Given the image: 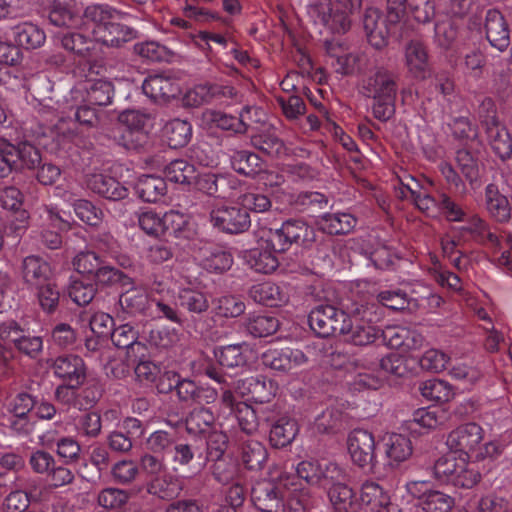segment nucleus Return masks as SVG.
Segmentation results:
<instances>
[{
  "mask_svg": "<svg viewBox=\"0 0 512 512\" xmlns=\"http://www.w3.org/2000/svg\"><path fill=\"white\" fill-rule=\"evenodd\" d=\"M362 91L365 96L373 98L372 112L375 118L387 121L393 116L397 84L392 72L378 68L363 81Z\"/></svg>",
  "mask_w": 512,
  "mask_h": 512,
  "instance_id": "1",
  "label": "nucleus"
},
{
  "mask_svg": "<svg viewBox=\"0 0 512 512\" xmlns=\"http://www.w3.org/2000/svg\"><path fill=\"white\" fill-rule=\"evenodd\" d=\"M297 479L293 474L282 472L275 481L258 483L252 489V499L262 512H278L285 509L287 491H297Z\"/></svg>",
  "mask_w": 512,
  "mask_h": 512,
  "instance_id": "2",
  "label": "nucleus"
},
{
  "mask_svg": "<svg viewBox=\"0 0 512 512\" xmlns=\"http://www.w3.org/2000/svg\"><path fill=\"white\" fill-rule=\"evenodd\" d=\"M454 454L450 452L435 462V477L457 487H474L481 479L477 465L466 457H456Z\"/></svg>",
  "mask_w": 512,
  "mask_h": 512,
  "instance_id": "3",
  "label": "nucleus"
},
{
  "mask_svg": "<svg viewBox=\"0 0 512 512\" xmlns=\"http://www.w3.org/2000/svg\"><path fill=\"white\" fill-rule=\"evenodd\" d=\"M378 318L374 304L357 305L350 311L341 335L355 346L372 344L380 336V330L372 324Z\"/></svg>",
  "mask_w": 512,
  "mask_h": 512,
  "instance_id": "4",
  "label": "nucleus"
},
{
  "mask_svg": "<svg viewBox=\"0 0 512 512\" xmlns=\"http://www.w3.org/2000/svg\"><path fill=\"white\" fill-rule=\"evenodd\" d=\"M131 17L128 13L116 10L108 5L94 4L86 7L83 13L81 30L90 32L94 46H110L112 21L125 20Z\"/></svg>",
  "mask_w": 512,
  "mask_h": 512,
  "instance_id": "5",
  "label": "nucleus"
},
{
  "mask_svg": "<svg viewBox=\"0 0 512 512\" xmlns=\"http://www.w3.org/2000/svg\"><path fill=\"white\" fill-rule=\"evenodd\" d=\"M107 68L102 61H88L82 68L85 78L81 86L84 92V101L88 104L107 106L111 104L114 95V86L106 77Z\"/></svg>",
  "mask_w": 512,
  "mask_h": 512,
  "instance_id": "6",
  "label": "nucleus"
},
{
  "mask_svg": "<svg viewBox=\"0 0 512 512\" xmlns=\"http://www.w3.org/2000/svg\"><path fill=\"white\" fill-rule=\"evenodd\" d=\"M479 116L486 129L488 143L493 152L502 160L512 155V137L507 128L496 117L494 101L485 98L479 107Z\"/></svg>",
  "mask_w": 512,
  "mask_h": 512,
  "instance_id": "7",
  "label": "nucleus"
},
{
  "mask_svg": "<svg viewBox=\"0 0 512 512\" xmlns=\"http://www.w3.org/2000/svg\"><path fill=\"white\" fill-rule=\"evenodd\" d=\"M315 232L301 220H287L282 227L267 232V242L275 251H286L293 243L307 246L314 242Z\"/></svg>",
  "mask_w": 512,
  "mask_h": 512,
  "instance_id": "8",
  "label": "nucleus"
},
{
  "mask_svg": "<svg viewBox=\"0 0 512 512\" xmlns=\"http://www.w3.org/2000/svg\"><path fill=\"white\" fill-rule=\"evenodd\" d=\"M307 14L314 25L332 33H345L351 21L345 11L334 9L331 0H313L307 7Z\"/></svg>",
  "mask_w": 512,
  "mask_h": 512,
  "instance_id": "9",
  "label": "nucleus"
},
{
  "mask_svg": "<svg viewBox=\"0 0 512 512\" xmlns=\"http://www.w3.org/2000/svg\"><path fill=\"white\" fill-rule=\"evenodd\" d=\"M349 313L332 305H320L314 308L309 314V325L311 329L321 337H329L335 334H342Z\"/></svg>",
  "mask_w": 512,
  "mask_h": 512,
  "instance_id": "10",
  "label": "nucleus"
},
{
  "mask_svg": "<svg viewBox=\"0 0 512 512\" xmlns=\"http://www.w3.org/2000/svg\"><path fill=\"white\" fill-rule=\"evenodd\" d=\"M484 439L483 428L474 422L462 424L452 430L446 439L450 452L459 453L469 459Z\"/></svg>",
  "mask_w": 512,
  "mask_h": 512,
  "instance_id": "11",
  "label": "nucleus"
},
{
  "mask_svg": "<svg viewBox=\"0 0 512 512\" xmlns=\"http://www.w3.org/2000/svg\"><path fill=\"white\" fill-rule=\"evenodd\" d=\"M348 452L352 462L360 468L372 470L376 464L375 440L371 432L355 429L348 435Z\"/></svg>",
  "mask_w": 512,
  "mask_h": 512,
  "instance_id": "12",
  "label": "nucleus"
},
{
  "mask_svg": "<svg viewBox=\"0 0 512 512\" xmlns=\"http://www.w3.org/2000/svg\"><path fill=\"white\" fill-rule=\"evenodd\" d=\"M211 224L222 232L238 234L251 224L249 213L238 206H216L210 212Z\"/></svg>",
  "mask_w": 512,
  "mask_h": 512,
  "instance_id": "13",
  "label": "nucleus"
},
{
  "mask_svg": "<svg viewBox=\"0 0 512 512\" xmlns=\"http://www.w3.org/2000/svg\"><path fill=\"white\" fill-rule=\"evenodd\" d=\"M119 121L126 126L119 144L129 150L142 147L147 140L144 129L149 121L148 115L137 110H127L120 114Z\"/></svg>",
  "mask_w": 512,
  "mask_h": 512,
  "instance_id": "14",
  "label": "nucleus"
},
{
  "mask_svg": "<svg viewBox=\"0 0 512 512\" xmlns=\"http://www.w3.org/2000/svg\"><path fill=\"white\" fill-rule=\"evenodd\" d=\"M399 23H390L389 15L383 17L376 8H368L363 19V26L369 43L377 49L387 45L388 37L396 32Z\"/></svg>",
  "mask_w": 512,
  "mask_h": 512,
  "instance_id": "15",
  "label": "nucleus"
},
{
  "mask_svg": "<svg viewBox=\"0 0 512 512\" xmlns=\"http://www.w3.org/2000/svg\"><path fill=\"white\" fill-rule=\"evenodd\" d=\"M53 375L63 383L82 386L86 379V366L83 359L74 354L56 357L51 365Z\"/></svg>",
  "mask_w": 512,
  "mask_h": 512,
  "instance_id": "16",
  "label": "nucleus"
},
{
  "mask_svg": "<svg viewBox=\"0 0 512 512\" xmlns=\"http://www.w3.org/2000/svg\"><path fill=\"white\" fill-rule=\"evenodd\" d=\"M252 111L257 115L259 109L258 107L246 106L241 111L239 117L221 111L207 109L202 113V121L211 127L231 131L235 134H245L249 126L248 123H246V115L250 114Z\"/></svg>",
  "mask_w": 512,
  "mask_h": 512,
  "instance_id": "17",
  "label": "nucleus"
},
{
  "mask_svg": "<svg viewBox=\"0 0 512 512\" xmlns=\"http://www.w3.org/2000/svg\"><path fill=\"white\" fill-rule=\"evenodd\" d=\"M404 64L408 74L417 80L430 75L429 54L425 44L417 39L408 41L403 49Z\"/></svg>",
  "mask_w": 512,
  "mask_h": 512,
  "instance_id": "18",
  "label": "nucleus"
},
{
  "mask_svg": "<svg viewBox=\"0 0 512 512\" xmlns=\"http://www.w3.org/2000/svg\"><path fill=\"white\" fill-rule=\"evenodd\" d=\"M195 259L205 270L223 273L233 265V257L225 248L206 243L195 251Z\"/></svg>",
  "mask_w": 512,
  "mask_h": 512,
  "instance_id": "19",
  "label": "nucleus"
},
{
  "mask_svg": "<svg viewBox=\"0 0 512 512\" xmlns=\"http://www.w3.org/2000/svg\"><path fill=\"white\" fill-rule=\"evenodd\" d=\"M384 343L392 349L403 352L419 349L424 342L423 336L415 330L403 326H387L380 330Z\"/></svg>",
  "mask_w": 512,
  "mask_h": 512,
  "instance_id": "20",
  "label": "nucleus"
},
{
  "mask_svg": "<svg viewBox=\"0 0 512 512\" xmlns=\"http://www.w3.org/2000/svg\"><path fill=\"white\" fill-rule=\"evenodd\" d=\"M485 208L489 216L498 223H508L512 218V203L495 184H488L484 194Z\"/></svg>",
  "mask_w": 512,
  "mask_h": 512,
  "instance_id": "21",
  "label": "nucleus"
},
{
  "mask_svg": "<svg viewBox=\"0 0 512 512\" xmlns=\"http://www.w3.org/2000/svg\"><path fill=\"white\" fill-rule=\"evenodd\" d=\"M267 235L261 237L258 246L251 249L246 260L248 265L256 272L268 274L273 272L279 265L277 253L282 251H275L271 245H268Z\"/></svg>",
  "mask_w": 512,
  "mask_h": 512,
  "instance_id": "22",
  "label": "nucleus"
},
{
  "mask_svg": "<svg viewBox=\"0 0 512 512\" xmlns=\"http://www.w3.org/2000/svg\"><path fill=\"white\" fill-rule=\"evenodd\" d=\"M486 37L490 44L504 51L510 44V30L503 15L495 9H490L485 17Z\"/></svg>",
  "mask_w": 512,
  "mask_h": 512,
  "instance_id": "23",
  "label": "nucleus"
},
{
  "mask_svg": "<svg viewBox=\"0 0 512 512\" xmlns=\"http://www.w3.org/2000/svg\"><path fill=\"white\" fill-rule=\"evenodd\" d=\"M360 500L370 512H392L390 496L377 482L366 481L362 484Z\"/></svg>",
  "mask_w": 512,
  "mask_h": 512,
  "instance_id": "24",
  "label": "nucleus"
},
{
  "mask_svg": "<svg viewBox=\"0 0 512 512\" xmlns=\"http://www.w3.org/2000/svg\"><path fill=\"white\" fill-rule=\"evenodd\" d=\"M236 390L242 396H250L254 401L262 404L274 395V385L264 376H251L237 382Z\"/></svg>",
  "mask_w": 512,
  "mask_h": 512,
  "instance_id": "25",
  "label": "nucleus"
},
{
  "mask_svg": "<svg viewBox=\"0 0 512 512\" xmlns=\"http://www.w3.org/2000/svg\"><path fill=\"white\" fill-rule=\"evenodd\" d=\"M22 277L26 284L35 288L53 281L50 265L36 256H28L23 260Z\"/></svg>",
  "mask_w": 512,
  "mask_h": 512,
  "instance_id": "26",
  "label": "nucleus"
},
{
  "mask_svg": "<svg viewBox=\"0 0 512 512\" xmlns=\"http://www.w3.org/2000/svg\"><path fill=\"white\" fill-rule=\"evenodd\" d=\"M119 305L122 312L127 315L134 316L141 314L148 306V295L142 287L136 286L131 279L130 285H124L122 287Z\"/></svg>",
  "mask_w": 512,
  "mask_h": 512,
  "instance_id": "27",
  "label": "nucleus"
},
{
  "mask_svg": "<svg viewBox=\"0 0 512 512\" xmlns=\"http://www.w3.org/2000/svg\"><path fill=\"white\" fill-rule=\"evenodd\" d=\"M55 40L62 48L80 57L96 55L93 38L82 32H60L55 35Z\"/></svg>",
  "mask_w": 512,
  "mask_h": 512,
  "instance_id": "28",
  "label": "nucleus"
},
{
  "mask_svg": "<svg viewBox=\"0 0 512 512\" xmlns=\"http://www.w3.org/2000/svg\"><path fill=\"white\" fill-rule=\"evenodd\" d=\"M249 295L255 302L267 306H280L289 299L286 289L273 282L253 285L249 290Z\"/></svg>",
  "mask_w": 512,
  "mask_h": 512,
  "instance_id": "29",
  "label": "nucleus"
},
{
  "mask_svg": "<svg viewBox=\"0 0 512 512\" xmlns=\"http://www.w3.org/2000/svg\"><path fill=\"white\" fill-rule=\"evenodd\" d=\"M88 187L95 193L110 200H121L128 196V189L113 177L104 174H92L87 181Z\"/></svg>",
  "mask_w": 512,
  "mask_h": 512,
  "instance_id": "30",
  "label": "nucleus"
},
{
  "mask_svg": "<svg viewBox=\"0 0 512 512\" xmlns=\"http://www.w3.org/2000/svg\"><path fill=\"white\" fill-rule=\"evenodd\" d=\"M143 92L154 100H167L179 92L177 83L164 75H150L142 84Z\"/></svg>",
  "mask_w": 512,
  "mask_h": 512,
  "instance_id": "31",
  "label": "nucleus"
},
{
  "mask_svg": "<svg viewBox=\"0 0 512 512\" xmlns=\"http://www.w3.org/2000/svg\"><path fill=\"white\" fill-rule=\"evenodd\" d=\"M384 447L390 465H398L408 460L413 452L411 440L397 433L389 434L384 438Z\"/></svg>",
  "mask_w": 512,
  "mask_h": 512,
  "instance_id": "32",
  "label": "nucleus"
},
{
  "mask_svg": "<svg viewBox=\"0 0 512 512\" xmlns=\"http://www.w3.org/2000/svg\"><path fill=\"white\" fill-rule=\"evenodd\" d=\"M6 155L14 158L16 169H34L41 162L40 151L29 142L14 145L8 141Z\"/></svg>",
  "mask_w": 512,
  "mask_h": 512,
  "instance_id": "33",
  "label": "nucleus"
},
{
  "mask_svg": "<svg viewBox=\"0 0 512 512\" xmlns=\"http://www.w3.org/2000/svg\"><path fill=\"white\" fill-rule=\"evenodd\" d=\"M13 37L18 47L26 49H36L41 47L46 35L44 31L31 22H23L13 28Z\"/></svg>",
  "mask_w": 512,
  "mask_h": 512,
  "instance_id": "34",
  "label": "nucleus"
},
{
  "mask_svg": "<svg viewBox=\"0 0 512 512\" xmlns=\"http://www.w3.org/2000/svg\"><path fill=\"white\" fill-rule=\"evenodd\" d=\"M356 223V218L349 213H326L318 220L320 229L331 235L349 233Z\"/></svg>",
  "mask_w": 512,
  "mask_h": 512,
  "instance_id": "35",
  "label": "nucleus"
},
{
  "mask_svg": "<svg viewBox=\"0 0 512 512\" xmlns=\"http://www.w3.org/2000/svg\"><path fill=\"white\" fill-rule=\"evenodd\" d=\"M251 143L255 148L273 157H279L285 153L284 143L271 126L253 134Z\"/></svg>",
  "mask_w": 512,
  "mask_h": 512,
  "instance_id": "36",
  "label": "nucleus"
},
{
  "mask_svg": "<svg viewBox=\"0 0 512 512\" xmlns=\"http://www.w3.org/2000/svg\"><path fill=\"white\" fill-rule=\"evenodd\" d=\"M297 422L288 417L278 419L271 427L269 440L272 446L282 448L289 445L298 434Z\"/></svg>",
  "mask_w": 512,
  "mask_h": 512,
  "instance_id": "37",
  "label": "nucleus"
},
{
  "mask_svg": "<svg viewBox=\"0 0 512 512\" xmlns=\"http://www.w3.org/2000/svg\"><path fill=\"white\" fill-rule=\"evenodd\" d=\"M248 346L245 344H232L218 347L214 355L219 364L226 368H239L247 363Z\"/></svg>",
  "mask_w": 512,
  "mask_h": 512,
  "instance_id": "38",
  "label": "nucleus"
},
{
  "mask_svg": "<svg viewBox=\"0 0 512 512\" xmlns=\"http://www.w3.org/2000/svg\"><path fill=\"white\" fill-rule=\"evenodd\" d=\"M163 135L170 147H183L191 140L192 125L186 120L173 119L164 125Z\"/></svg>",
  "mask_w": 512,
  "mask_h": 512,
  "instance_id": "39",
  "label": "nucleus"
},
{
  "mask_svg": "<svg viewBox=\"0 0 512 512\" xmlns=\"http://www.w3.org/2000/svg\"><path fill=\"white\" fill-rule=\"evenodd\" d=\"M135 189L143 201L157 202L165 195L167 186L161 177L143 175L138 179Z\"/></svg>",
  "mask_w": 512,
  "mask_h": 512,
  "instance_id": "40",
  "label": "nucleus"
},
{
  "mask_svg": "<svg viewBox=\"0 0 512 512\" xmlns=\"http://www.w3.org/2000/svg\"><path fill=\"white\" fill-rule=\"evenodd\" d=\"M456 162L471 189H478L481 186L478 160L468 150L461 149L457 151Z\"/></svg>",
  "mask_w": 512,
  "mask_h": 512,
  "instance_id": "41",
  "label": "nucleus"
},
{
  "mask_svg": "<svg viewBox=\"0 0 512 512\" xmlns=\"http://www.w3.org/2000/svg\"><path fill=\"white\" fill-rule=\"evenodd\" d=\"M332 65L335 71L342 75H350L366 68L368 58L363 53H348L341 51L339 55L332 54Z\"/></svg>",
  "mask_w": 512,
  "mask_h": 512,
  "instance_id": "42",
  "label": "nucleus"
},
{
  "mask_svg": "<svg viewBox=\"0 0 512 512\" xmlns=\"http://www.w3.org/2000/svg\"><path fill=\"white\" fill-rule=\"evenodd\" d=\"M215 423L213 412L205 407L193 409L186 418L185 425L189 434L200 435L210 432Z\"/></svg>",
  "mask_w": 512,
  "mask_h": 512,
  "instance_id": "43",
  "label": "nucleus"
},
{
  "mask_svg": "<svg viewBox=\"0 0 512 512\" xmlns=\"http://www.w3.org/2000/svg\"><path fill=\"white\" fill-rule=\"evenodd\" d=\"M447 420L446 411L440 407L422 408L414 413L413 419L410 421V429L415 430L414 426L435 429L444 425Z\"/></svg>",
  "mask_w": 512,
  "mask_h": 512,
  "instance_id": "44",
  "label": "nucleus"
},
{
  "mask_svg": "<svg viewBox=\"0 0 512 512\" xmlns=\"http://www.w3.org/2000/svg\"><path fill=\"white\" fill-rule=\"evenodd\" d=\"M183 487L182 482L171 475L154 478L148 485V492L165 500H171L179 496Z\"/></svg>",
  "mask_w": 512,
  "mask_h": 512,
  "instance_id": "45",
  "label": "nucleus"
},
{
  "mask_svg": "<svg viewBox=\"0 0 512 512\" xmlns=\"http://www.w3.org/2000/svg\"><path fill=\"white\" fill-rule=\"evenodd\" d=\"M175 216L176 214L172 212L160 216V214L149 210L139 215L138 222L140 228L148 235L160 236L166 231L167 223L172 222Z\"/></svg>",
  "mask_w": 512,
  "mask_h": 512,
  "instance_id": "46",
  "label": "nucleus"
},
{
  "mask_svg": "<svg viewBox=\"0 0 512 512\" xmlns=\"http://www.w3.org/2000/svg\"><path fill=\"white\" fill-rule=\"evenodd\" d=\"M63 197L65 201L71 203L76 216L81 221L91 226H98L102 222L104 218L103 211L90 201L85 199H78L73 201L71 196L67 193H65Z\"/></svg>",
  "mask_w": 512,
  "mask_h": 512,
  "instance_id": "47",
  "label": "nucleus"
},
{
  "mask_svg": "<svg viewBox=\"0 0 512 512\" xmlns=\"http://www.w3.org/2000/svg\"><path fill=\"white\" fill-rule=\"evenodd\" d=\"M232 168L239 174L252 176L261 170L260 157L250 151L237 150L230 156Z\"/></svg>",
  "mask_w": 512,
  "mask_h": 512,
  "instance_id": "48",
  "label": "nucleus"
},
{
  "mask_svg": "<svg viewBox=\"0 0 512 512\" xmlns=\"http://www.w3.org/2000/svg\"><path fill=\"white\" fill-rule=\"evenodd\" d=\"M164 173L169 181L179 184H191L196 179L195 167L184 159L170 162Z\"/></svg>",
  "mask_w": 512,
  "mask_h": 512,
  "instance_id": "49",
  "label": "nucleus"
},
{
  "mask_svg": "<svg viewBox=\"0 0 512 512\" xmlns=\"http://www.w3.org/2000/svg\"><path fill=\"white\" fill-rule=\"evenodd\" d=\"M421 395L430 401L447 402L453 397L449 383L440 379H429L420 385Z\"/></svg>",
  "mask_w": 512,
  "mask_h": 512,
  "instance_id": "50",
  "label": "nucleus"
},
{
  "mask_svg": "<svg viewBox=\"0 0 512 512\" xmlns=\"http://www.w3.org/2000/svg\"><path fill=\"white\" fill-rule=\"evenodd\" d=\"M242 461L248 469L258 470L267 460L265 446L256 440H249L242 446Z\"/></svg>",
  "mask_w": 512,
  "mask_h": 512,
  "instance_id": "51",
  "label": "nucleus"
},
{
  "mask_svg": "<svg viewBox=\"0 0 512 512\" xmlns=\"http://www.w3.org/2000/svg\"><path fill=\"white\" fill-rule=\"evenodd\" d=\"M213 311L217 317L235 318L245 311V303L237 296L225 295L213 300Z\"/></svg>",
  "mask_w": 512,
  "mask_h": 512,
  "instance_id": "52",
  "label": "nucleus"
},
{
  "mask_svg": "<svg viewBox=\"0 0 512 512\" xmlns=\"http://www.w3.org/2000/svg\"><path fill=\"white\" fill-rule=\"evenodd\" d=\"M49 21L55 26H76V19L71 11L73 0H49Z\"/></svg>",
  "mask_w": 512,
  "mask_h": 512,
  "instance_id": "53",
  "label": "nucleus"
},
{
  "mask_svg": "<svg viewBox=\"0 0 512 512\" xmlns=\"http://www.w3.org/2000/svg\"><path fill=\"white\" fill-rule=\"evenodd\" d=\"M404 187L410 193L416 207L427 214L434 217L439 214V199L436 200L428 193L418 189V184L412 179V184H404Z\"/></svg>",
  "mask_w": 512,
  "mask_h": 512,
  "instance_id": "54",
  "label": "nucleus"
},
{
  "mask_svg": "<svg viewBox=\"0 0 512 512\" xmlns=\"http://www.w3.org/2000/svg\"><path fill=\"white\" fill-rule=\"evenodd\" d=\"M240 429L252 434L257 431L259 426L258 410L251 407L245 402H237L235 411L233 412Z\"/></svg>",
  "mask_w": 512,
  "mask_h": 512,
  "instance_id": "55",
  "label": "nucleus"
},
{
  "mask_svg": "<svg viewBox=\"0 0 512 512\" xmlns=\"http://www.w3.org/2000/svg\"><path fill=\"white\" fill-rule=\"evenodd\" d=\"M139 475V467L133 460L123 459L111 467V476L115 483L121 485L131 484Z\"/></svg>",
  "mask_w": 512,
  "mask_h": 512,
  "instance_id": "56",
  "label": "nucleus"
},
{
  "mask_svg": "<svg viewBox=\"0 0 512 512\" xmlns=\"http://www.w3.org/2000/svg\"><path fill=\"white\" fill-rule=\"evenodd\" d=\"M323 462L318 460H304L296 466V479H303L311 486L321 487Z\"/></svg>",
  "mask_w": 512,
  "mask_h": 512,
  "instance_id": "57",
  "label": "nucleus"
},
{
  "mask_svg": "<svg viewBox=\"0 0 512 512\" xmlns=\"http://www.w3.org/2000/svg\"><path fill=\"white\" fill-rule=\"evenodd\" d=\"M453 503L454 501L449 495L433 490L429 491L418 505L425 512H448Z\"/></svg>",
  "mask_w": 512,
  "mask_h": 512,
  "instance_id": "58",
  "label": "nucleus"
},
{
  "mask_svg": "<svg viewBox=\"0 0 512 512\" xmlns=\"http://www.w3.org/2000/svg\"><path fill=\"white\" fill-rule=\"evenodd\" d=\"M328 496L335 509L340 512H350L353 506L354 493L345 482L330 487Z\"/></svg>",
  "mask_w": 512,
  "mask_h": 512,
  "instance_id": "59",
  "label": "nucleus"
},
{
  "mask_svg": "<svg viewBox=\"0 0 512 512\" xmlns=\"http://www.w3.org/2000/svg\"><path fill=\"white\" fill-rule=\"evenodd\" d=\"M214 461L212 473L217 482L222 485H228L240 480L239 467L234 461H227L222 458Z\"/></svg>",
  "mask_w": 512,
  "mask_h": 512,
  "instance_id": "60",
  "label": "nucleus"
},
{
  "mask_svg": "<svg viewBox=\"0 0 512 512\" xmlns=\"http://www.w3.org/2000/svg\"><path fill=\"white\" fill-rule=\"evenodd\" d=\"M279 322L267 315H257L249 319L247 330L254 337H266L277 331Z\"/></svg>",
  "mask_w": 512,
  "mask_h": 512,
  "instance_id": "61",
  "label": "nucleus"
},
{
  "mask_svg": "<svg viewBox=\"0 0 512 512\" xmlns=\"http://www.w3.org/2000/svg\"><path fill=\"white\" fill-rule=\"evenodd\" d=\"M180 305L192 313L205 312L209 307V302L204 293L183 289L179 294Z\"/></svg>",
  "mask_w": 512,
  "mask_h": 512,
  "instance_id": "62",
  "label": "nucleus"
},
{
  "mask_svg": "<svg viewBox=\"0 0 512 512\" xmlns=\"http://www.w3.org/2000/svg\"><path fill=\"white\" fill-rule=\"evenodd\" d=\"M37 298L41 308L48 313H52L58 306L60 292L54 281H50L36 287Z\"/></svg>",
  "mask_w": 512,
  "mask_h": 512,
  "instance_id": "63",
  "label": "nucleus"
},
{
  "mask_svg": "<svg viewBox=\"0 0 512 512\" xmlns=\"http://www.w3.org/2000/svg\"><path fill=\"white\" fill-rule=\"evenodd\" d=\"M458 35L457 25L450 19L438 22L435 25V43L442 49L452 47Z\"/></svg>",
  "mask_w": 512,
  "mask_h": 512,
  "instance_id": "64",
  "label": "nucleus"
}]
</instances>
